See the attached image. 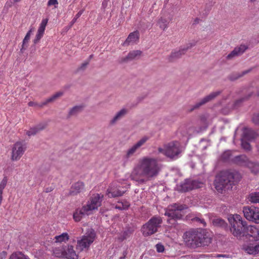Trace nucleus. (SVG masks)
Returning a JSON list of instances; mask_svg holds the SVG:
<instances>
[{
    "instance_id": "1",
    "label": "nucleus",
    "mask_w": 259,
    "mask_h": 259,
    "mask_svg": "<svg viewBox=\"0 0 259 259\" xmlns=\"http://www.w3.org/2000/svg\"><path fill=\"white\" fill-rule=\"evenodd\" d=\"M162 167V164L157 158L149 156L144 157L133 169L131 177L133 180L144 183L145 182L144 177L151 179L157 177Z\"/></svg>"
},
{
    "instance_id": "2",
    "label": "nucleus",
    "mask_w": 259,
    "mask_h": 259,
    "mask_svg": "<svg viewBox=\"0 0 259 259\" xmlns=\"http://www.w3.org/2000/svg\"><path fill=\"white\" fill-rule=\"evenodd\" d=\"M228 220L230 224L229 230L234 236L241 238L249 236L253 240H259V229L255 226H248L247 222L239 214H230Z\"/></svg>"
},
{
    "instance_id": "3",
    "label": "nucleus",
    "mask_w": 259,
    "mask_h": 259,
    "mask_svg": "<svg viewBox=\"0 0 259 259\" xmlns=\"http://www.w3.org/2000/svg\"><path fill=\"white\" fill-rule=\"evenodd\" d=\"M185 239L189 246L195 248L208 245L211 242L212 237L206 230L196 229L187 231Z\"/></svg>"
},
{
    "instance_id": "4",
    "label": "nucleus",
    "mask_w": 259,
    "mask_h": 259,
    "mask_svg": "<svg viewBox=\"0 0 259 259\" xmlns=\"http://www.w3.org/2000/svg\"><path fill=\"white\" fill-rule=\"evenodd\" d=\"M240 174L235 171H222L216 177L214 185L217 190L220 193L232 188L241 180Z\"/></svg>"
},
{
    "instance_id": "5",
    "label": "nucleus",
    "mask_w": 259,
    "mask_h": 259,
    "mask_svg": "<svg viewBox=\"0 0 259 259\" xmlns=\"http://www.w3.org/2000/svg\"><path fill=\"white\" fill-rule=\"evenodd\" d=\"M96 237V234L94 230L92 228L88 229L84 235L77 240L76 249L79 251L88 249L95 240Z\"/></svg>"
},
{
    "instance_id": "6",
    "label": "nucleus",
    "mask_w": 259,
    "mask_h": 259,
    "mask_svg": "<svg viewBox=\"0 0 259 259\" xmlns=\"http://www.w3.org/2000/svg\"><path fill=\"white\" fill-rule=\"evenodd\" d=\"M162 222V220L160 217L154 216L152 217L142 227L141 231L143 235L145 237H148L155 233L160 227Z\"/></svg>"
},
{
    "instance_id": "7",
    "label": "nucleus",
    "mask_w": 259,
    "mask_h": 259,
    "mask_svg": "<svg viewBox=\"0 0 259 259\" xmlns=\"http://www.w3.org/2000/svg\"><path fill=\"white\" fill-rule=\"evenodd\" d=\"M185 208L184 206L177 203L169 206L164 213V215L168 218L167 222L170 224H174L175 221L181 220L183 218L181 211Z\"/></svg>"
},
{
    "instance_id": "8",
    "label": "nucleus",
    "mask_w": 259,
    "mask_h": 259,
    "mask_svg": "<svg viewBox=\"0 0 259 259\" xmlns=\"http://www.w3.org/2000/svg\"><path fill=\"white\" fill-rule=\"evenodd\" d=\"M158 153L171 158L178 155L180 153V144L178 141H173L164 145L163 148L158 149Z\"/></svg>"
},
{
    "instance_id": "9",
    "label": "nucleus",
    "mask_w": 259,
    "mask_h": 259,
    "mask_svg": "<svg viewBox=\"0 0 259 259\" xmlns=\"http://www.w3.org/2000/svg\"><path fill=\"white\" fill-rule=\"evenodd\" d=\"M103 195L98 193L93 194L87 204L84 205L83 209L90 214L94 210L97 209L101 205Z\"/></svg>"
},
{
    "instance_id": "10",
    "label": "nucleus",
    "mask_w": 259,
    "mask_h": 259,
    "mask_svg": "<svg viewBox=\"0 0 259 259\" xmlns=\"http://www.w3.org/2000/svg\"><path fill=\"white\" fill-rule=\"evenodd\" d=\"M245 218L256 224L259 223V208L253 206H245L243 209Z\"/></svg>"
},
{
    "instance_id": "11",
    "label": "nucleus",
    "mask_w": 259,
    "mask_h": 259,
    "mask_svg": "<svg viewBox=\"0 0 259 259\" xmlns=\"http://www.w3.org/2000/svg\"><path fill=\"white\" fill-rule=\"evenodd\" d=\"M26 144L23 141H18L15 143L12 149L11 159L17 161L20 159L26 149Z\"/></svg>"
},
{
    "instance_id": "12",
    "label": "nucleus",
    "mask_w": 259,
    "mask_h": 259,
    "mask_svg": "<svg viewBox=\"0 0 259 259\" xmlns=\"http://www.w3.org/2000/svg\"><path fill=\"white\" fill-rule=\"evenodd\" d=\"M201 184V183L197 180L187 179L180 185H177V189L179 191L185 192L192 189L200 188Z\"/></svg>"
},
{
    "instance_id": "13",
    "label": "nucleus",
    "mask_w": 259,
    "mask_h": 259,
    "mask_svg": "<svg viewBox=\"0 0 259 259\" xmlns=\"http://www.w3.org/2000/svg\"><path fill=\"white\" fill-rule=\"evenodd\" d=\"M221 93L222 91H217L210 93L209 95L204 97V98L201 99L199 101L197 102L194 105H192L191 108L190 109L189 111H192L195 109L199 108L200 107L204 105L205 104L214 100Z\"/></svg>"
},
{
    "instance_id": "14",
    "label": "nucleus",
    "mask_w": 259,
    "mask_h": 259,
    "mask_svg": "<svg viewBox=\"0 0 259 259\" xmlns=\"http://www.w3.org/2000/svg\"><path fill=\"white\" fill-rule=\"evenodd\" d=\"M149 139V138L147 136L143 137L139 141H138L136 144L132 146L130 148L128 149L126 154V158H128L132 156L137 151L140 149V148L143 146Z\"/></svg>"
},
{
    "instance_id": "15",
    "label": "nucleus",
    "mask_w": 259,
    "mask_h": 259,
    "mask_svg": "<svg viewBox=\"0 0 259 259\" xmlns=\"http://www.w3.org/2000/svg\"><path fill=\"white\" fill-rule=\"evenodd\" d=\"M84 184L83 182L78 181L71 186L69 191V195L72 196L76 195L81 192H84Z\"/></svg>"
},
{
    "instance_id": "16",
    "label": "nucleus",
    "mask_w": 259,
    "mask_h": 259,
    "mask_svg": "<svg viewBox=\"0 0 259 259\" xmlns=\"http://www.w3.org/2000/svg\"><path fill=\"white\" fill-rule=\"evenodd\" d=\"M63 95V92H59L53 95L51 97L47 99L45 102L41 103L40 104H38L36 103L30 101L28 103V105L29 106H38L40 107H42L44 106L47 105L48 103L50 102H52L55 100L56 99L59 98V97L62 96Z\"/></svg>"
},
{
    "instance_id": "17",
    "label": "nucleus",
    "mask_w": 259,
    "mask_h": 259,
    "mask_svg": "<svg viewBox=\"0 0 259 259\" xmlns=\"http://www.w3.org/2000/svg\"><path fill=\"white\" fill-rule=\"evenodd\" d=\"M125 190H121L120 187L111 186L107 190V194L109 197H116L122 196Z\"/></svg>"
},
{
    "instance_id": "18",
    "label": "nucleus",
    "mask_w": 259,
    "mask_h": 259,
    "mask_svg": "<svg viewBox=\"0 0 259 259\" xmlns=\"http://www.w3.org/2000/svg\"><path fill=\"white\" fill-rule=\"evenodd\" d=\"M139 32L137 30L130 33L126 40L123 43V45L128 46L136 44L139 41Z\"/></svg>"
},
{
    "instance_id": "19",
    "label": "nucleus",
    "mask_w": 259,
    "mask_h": 259,
    "mask_svg": "<svg viewBox=\"0 0 259 259\" xmlns=\"http://www.w3.org/2000/svg\"><path fill=\"white\" fill-rule=\"evenodd\" d=\"M256 137V133L253 130L248 128H244L241 138L247 141L254 140Z\"/></svg>"
},
{
    "instance_id": "20",
    "label": "nucleus",
    "mask_w": 259,
    "mask_h": 259,
    "mask_svg": "<svg viewBox=\"0 0 259 259\" xmlns=\"http://www.w3.org/2000/svg\"><path fill=\"white\" fill-rule=\"evenodd\" d=\"M47 126L45 123H40L38 124L31 127L29 130L27 131L26 134L28 136H34L39 132L43 130Z\"/></svg>"
},
{
    "instance_id": "21",
    "label": "nucleus",
    "mask_w": 259,
    "mask_h": 259,
    "mask_svg": "<svg viewBox=\"0 0 259 259\" xmlns=\"http://www.w3.org/2000/svg\"><path fill=\"white\" fill-rule=\"evenodd\" d=\"M141 54L142 52L140 50H134L130 51L127 56L123 58L121 61L123 62L132 61L139 57Z\"/></svg>"
},
{
    "instance_id": "22",
    "label": "nucleus",
    "mask_w": 259,
    "mask_h": 259,
    "mask_svg": "<svg viewBox=\"0 0 259 259\" xmlns=\"http://www.w3.org/2000/svg\"><path fill=\"white\" fill-rule=\"evenodd\" d=\"M65 247L64 257L67 259H77L78 255L76 254L75 251L73 249L72 245H68L67 248Z\"/></svg>"
},
{
    "instance_id": "23",
    "label": "nucleus",
    "mask_w": 259,
    "mask_h": 259,
    "mask_svg": "<svg viewBox=\"0 0 259 259\" xmlns=\"http://www.w3.org/2000/svg\"><path fill=\"white\" fill-rule=\"evenodd\" d=\"M127 113V109L125 108H122L121 109L120 111L117 112L116 114L113 116V117L110 120V124H114L117 121L119 120L122 117H123Z\"/></svg>"
},
{
    "instance_id": "24",
    "label": "nucleus",
    "mask_w": 259,
    "mask_h": 259,
    "mask_svg": "<svg viewBox=\"0 0 259 259\" xmlns=\"http://www.w3.org/2000/svg\"><path fill=\"white\" fill-rule=\"evenodd\" d=\"M185 53V50L182 47L178 51L172 52L168 57V60L170 62L174 61L175 60L180 58Z\"/></svg>"
},
{
    "instance_id": "25",
    "label": "nucleus",
    "mask_w": 259,
    "mask_h": 259,
    "mask_svg": "<svg viewBox=\"0 0 259 259\" xmlns=\"http://www.w3.org/2000/svg\"><path fill=\"white\" fill-rule=\"evenodd\" d=\"M85 214L89 215V214L83 209V206H82L81 208L76 209L73 213V219L75 222H79Z\"/></svg>"
},
{
    "instance_id": "26",
    "label": "nucleus",
    "mask_w": 259,
    "mask_h": 259,
    "mask_svg": "<svg viewBox=\"0 0 259 259\" xmlns=\"http://www.w3.org/2000/svg\"><path fill=\"white\" fill-rule=\"evenodd\" d=\"M133 233V231L131 230L129 228L121 232L118 236L117 239L120 242H122L124 240L128 238Z\"/></svg>"
},
{
    "instance_id": "27",
    "label": "nucleus",
    "mask_w": 259,
    "mask_h": 259,
    "mask_svg": "<svg viewBox=\"0 0 259 259\" xmlns=\"http://www.w3.org/2000/svg\"><path fill=\"white\" fill-rule=\"evenodd\" d=\"M172 20V16H169L167 19L161 17L158 21L159 27L164 30L168 27V24L170 21Z\"/></svg>"
},
{
    "instance_id": "28",
    "label": "nucleus",
    "mask_w": 259,
    "mask_h": 259,
    "mask_svg": "<svg viewBox=\"0 0 259 259\" xmlns=\"http://www.w3.org/2000/svg\"><path fill=\"white\" fill-rule=\"evenodd\" d=\"M65 246L55 247L53 250V255L57 257H64Z\"/></svg>"
},
{
    "instance_id": "29",
    "label": "nucleus",
    "mask_w": 259,
    "mask_h": 259,
    "mask_svg": "<svg viewBox=\"0 0 259 259\" xmlns=\"http://www.w3.org/2000/svg\"><path fill=\"white\" fill-rule=\"evenodd\" d=\"M130 206V203L129 202L125 200H122L121 201H118L117 203L115 206V208L116 209L122 210L127 209Z\"/></svg>"
},
{
    "instance_id": "30",
    "label": "nucleus",
    "mask_w": 259,
    "mask_h": 259,
    "mask_svg": "<svg viewBox=\"0 0 259 259\" xmlns=\"http://www.w3.org/2000/svg\"><path fill=\"white\" fill-rule=\"evenodd\" d=\"M251 70V69H249L246 70H244L242 71L241 73L240 72H235L231 74L229 76V79L231 80H235L238 78L243 76V75L249 73Z\"/></svg>"
},
{
    "instance_id": "31",
    "label": "nucleus",
    "mask_w": 259,
    "mask_h": 259,
    "mask_svg": "<svg viewBox=\"0 0 259 259\" xmlns=\"http://www.w3.org/2000/svg\"><path fill=\"white\" fill-rule=\"evenodd\" d=\"M69 239V236L68 233L66 232L55 237V242L58 243L66 242Z\"/></svg>"
},
{
    "instance_id": "32",
    "label": "nucleus",
    "mask_w": 259,
    "mask_h": 259,
    "mask_svg": "<svg viewBox=\"0 0 259 259\" xmlns=\"http://www.w3.org/2000/svg\"><path fill=\"white\" fill-rule=\"evenodd\" d=\"M33 31V28H31L26 33L24 38L23 40L22 48L20 50L21 52L22 53L23 52V50H25L26 48L27 47V46L26 45V44H27L30 39V37L31 36V34Z\"/></svg>"
},
{
    "instance_id": "33",
    "label": "nucleus",
    "mask_w": 259,
    "mask_h": 259,
    "mask_svg": "<svg viewBox=\"0 0 259 259\" xmlns=\"http://www.w3.org/2000/svg\"><path fill=\"white\" fill-rule=\"evenodd\" d=\"M247 161V157L245 155L236 156L233 158V161L238 164H246Z\"/></svg>"
},
{
    "instance_id": "34",
    "label": "nucleus",
    "mask_w": 259,
    "mask_h": 259,
    "mask_svg": "<svg viewBox=\"0 0 259 259\" xmlns=\"http://www.w3.org/2000/svg\"><path fill=\"white\" fill-rule=\"evenodd\" d=\"M9 259H30L29 257L23 254L21 251L13 252L9 257Z\"/></svg>"
},
{
    "instance_id": "35",
    "label": "nucleus",
    "mask_w": 259,
    "mask_h": 259,
    "mask_svg": "<svg viewBox=\"0 0 259 259\" xmlns=\"http://www.w3.org/2000/svg\"><path fill=\"white\" fill-rule=\"evenodd\" d=\"M213 226L216 227H220L225 229L227 228V224L225 221L220 218L215 219L212 221Z\"/></svg>"
},
{
    "instance_id": "36",
    "label": "nucleus",
    "mask_w": 259,
    "mask_h": 259,
    "mask_svg": "<svg viewBox=\"0 0 259 259\" xmlns=\"http://www.w3.org/2000/svg\"><path fill=\"white\" fill-rule=\"evenodd\" d=\"M82 106H75L72 107L69 110L68 113V116L70 117L72 116H75L78 114L82 110Z\"/></svg>"
},
{
    "instance_id": "37",
    "label": "nucleus",
    "mask_w": 259,
    "mask_h": 259,
    "mask_svg": "<svg viewBox=\"0 0 259 259\" xmlns=\"http://www.w3.org/2000/svg\"><path fill=\"white\" fill-rule=\"evenodd\" d=\"M249 200L252 203H259V192L250 193L249 196Z\"/></svg>"
},
{
    "instance_id": "38",
    "label": "nucleus",
    "mask_w": 259,
    "mask_h": 259,
    "mask_svg": "<svg viewBox=\"0 0 259 259\" xmlns=\"http://www.w3.org/2000/svg\"><path fill=\"white\" fill-rule=\"evenodd\" d=\"M48 22V19L47 18L44 19L42 20V21L40 24V25L39 26V28L38 29V30H37V32H39V33H42V34L44 33V32H45V30L46 29V27L47 25Z\"/></svg>"
},
{
    "instance_id": "39",
    "label": "nucleus",
    "mask_w": 259,
    "mask_h": 259,
    "mask_svg": "<svg viewBox=\"0 0 259 259\" xmlns=\"http://www.w3.org/2000/svg\"><path fill=\"white\" fill-rule=\"evenodd\" d=\"M251 171L254 173L257 174L259 172V163L258 162H250L248 164Z\"/></svg>"
},
{
    "instance_id": "40",
    "label": "nucleus",
    "mask_w": 259,
    "mask_h": 259,
    "mask_svg": "<svg viewBox=\"0 0 259 259\" xmlns=\"http://www.w3.org/2000/svg\"><path fill=\"white\" fill-rule=\"evenodd\" d=\"M247 250L249 254H257L259 252V244L248 246Z\"/></svg>"
},
{
    "instance_id": "41",
    "label": "nucleus",
    "mask_w": 259,
    "mask_h": 259,
    "mask_svg": "<svg viewBox=\"0 0 259 259\" xmlns=\"http://www.w3.org/2000/svg\"><path fill=\"white\" fill-rule=\"evenodd\" d=\"M84 12V10L82 9L80 10L75 15V16L73 18L72 21L70 22L69 25V28H71L73 24L76 22L77 19H78L80 16Z\"/></svg>"
},
{
    "instance_id": "42",
    "label": "nucleus",
    "mask_w": 259,
    "mask_h": 259,
    "mask_svg": "<svg viewBox=\"0 0 259 259\" xmlns=\"http://www.w3.org/2000/svg\"><path fill=\"white\" fill-rule=\"evenodd\" d=\"M248 48V47L244 45H241L238 47H236L235 50L238 54V55L242 54Z\"/></svg>"
},
{
    "instance_id": "43",
    "label": "nucleus",
    "mask_w": 259,
    "mask_h": 259,
    "mask_svg": "<svg viewBox=\"0 0 259 259\" xmlns=\"http://www.w3.org/2000/svg\"><path fill=\"white\" fill-rule=\"evenodd\" d=\"M241 141L242 148L245 150H250L251 149L250 145L247 141H246L247 140L241 138Z\"/></svg>"
},
{
    "instance_id": "44",
    "label": "nucleus",
    "mask_w": 259,
    "mask_h": 259,
    "mask_svg": "<svg viewBox=\"0 0 259 259\" xmlns=\"http://www.w3.org/2000/svg\"><path fill=\"white\" fill-rule=\"evenodd\" d=\"M231 155V151L227 150L223 153V154L222 155V158L224 161H227L230 159Z\"/></svg>"
},
{
    "instance_id": "45",
    "label": "nucleus",
    "mask_w": 259,
    "mask_h": 259,
    "mask_svg": "<svg viewBox=\"0 0 259 259\" xmlns=\"http://www.w3.org/2000/svg\"><path fill=\"white\" fill-rule=\"evenodd\" d=\"M252 121L255 125L259 126V112L253 114Z\"/></svg>"
},
{
    "instance_id": "46",
    "label": "nucleus",
    "mask_w": 259,
    "mask_h": 259,
    "mask_svg": "<svg viewBox=\"0 0 259 259\" xmlns=\"http://www.w3.org/2000/svg\"><path fill=\"white\" fill-rule=\"evenodd\" d=\"M197 42L195 41V40H192V41L189 42L187 45V46L186 47H183V48L185 50V52H186V51L191 48L192 47L195 46Z\"/></svg>"
},
{
    "instance_id": "47",
    "label": "nucleus",
    "mask_w": 259,
    "mask_h": 259,
    "mask_svg": "<svg viewBox=\"0 0 259 259\" xmlns=\"http://www.w3.org/2000/svg\"><path fill=\"white\" fill-rule=\"evenodd\" d=\"M238 54L236 52V50H235V49L230 53L227 56V59H228V60H230V59H232L233 58L236 57V56H238Z\"/></svg>"
},
{
    "instance_id": "48",
    "label": "nucleus",
    "mask_w": 259,
    "mask_h": 259,
    "mask_svg": "<svg viewBox=\"0 0 259 259\" xmlns=\"http://www.w3.org/2000/svg\"><path fill=\"white\" fill-rule=\"evenodd\" d=\"M158 252H163L164 250V247L161 243H158L155 246Z\"/></svg>"
},
{
    "instance_id": "49",
    "label": "nucleus",
    "mask_w": 259,
    "mask_h": 259,
    "mask_svg": "<svg viewBox=\"0 0 259 259\" xmlns=\"http://www.w3.org/2000/svg\"><path fill=\"white\" fill-rule=\"evenodd\" d=\"M194 220L196 222L202 224L203 225V226H204V227L206 226V223L203 219L196 217L195 218H194Z\"/></svg>"
},
{
    "instance_id": "50",
    "label": "nucleus",
    "mask_w": 259,
    "mask_h": 259,
    "mask_svg": "<svg viewBox=\"0 0 259 259\" xmlns=\"http://www.w3.org/2000/svg\"><path fill=\"white\" fill-rule=\"evenodd\" d=\"M89 64V61H85L81 64L80 66L78 68V70H83L85 69L87 65Z\"/></svg>"
},
{
    "instance_id": "51",
    "label": "nucleus",
    "mask_w": 259,
    "mask_h": 259,
    "mask_svg": "<svg viewBox=\"0 0 259 259\" xmlns=\"http://www.w3.org/2000/svg\"><path fill=\"white\" fill-rule=\"evenodd\" d=\"M58 4V1L57 0H49L48 2V5L50 6L52 5H57ZM56 7V6H55Z\"/></svg>"
},
{
    "instance_id": "52",
    "label": "nucleus",
    "mask_w": 259,
    "mask_h": 259,
    "mask_svg": "<svg viewBox=\"0 0 259 259\" xmlns=\"http://www.w3.org/2000/svg\"><path fill=\"white\" fill-rule=\"evenodd\" d=\"M7 252L3 251L0 254V259H5L7 256Z\"/></svg>"
},
{
    "instance_id": "53",
    "label": "nucleus",
    "mask_w": 259,
    "mask_h": 259,
    "mask_svg": "<svg viewBox=\"0 0 259 259\" xmlns=\"http://www.w3.org/2000/svg\"><path fill=\"white\" fill-rule=\"evenodd\" d=\"M243 99H241L237 100L235 102V104H235V106H237L239 103H241L243 101Z\"/></svg>"
},
{
    "instance_id": "54",
    "label": "nucleus",
    "mask_w": 259,
    "mask_h": 259,
    "mask_svg": "<svg viewBox=\"0 0 259 259\" xmlns=\"http://www.w3.org/2000/svg\"><path fill=\"white\" fill-rule=\"evenodd\" d=\"M199 21H200V19H199V18H195V19H194V22H193V25H195V24H198V23H199Z\"/></svg>"
},
{
    "instance_id": "55",
    "label": "nucleus",
    "mask_w": 259,
    "mask_h": 259,
    "mask_svg": "<svg viewBox=\"0 0 259 259\" xmlns=\"http://www.w3.org/2000/svg\"><path fill=\"white\" fill-rule=\"evenodd\" d=\"M44 34L42 33H39V32H37V33L36 34V36L39 38L40 39L42 37Z\"/></svg>"
},
{
    "instance_id": "56",
    "label": "nucleus",
    "mask_w": 259,
    "mask_h": 259,
    "mask_svg": "<svg viewBox=\"0 0 259 259\" xmlns=\"http://www.w3.org/2000/svg\"><path fill=\"white\" fill-rule=\"evenodd\" d=\"M40 39L39 38H38V37H36V36H35V38H34V40H33V42H34V44H37V43L39 41V40Z\"/></svg>"
},
{
    "instance_id": "57",
    "label": "nucleus",
    "mask_w": 259,
    "mask_h": 259,
    "mask_svg": "<svg viewBox=\"0 0 259 259\" xmlns=\"http://www.w3.org/2000/svg\"><path fill=\"white\" fill-rule=\"evenodd\" d=\"M127 254V251L126 250H125L123 252L122 256L121 257H124V258H125Z\"/></svg>"
},
{
    "instance_id": "58",
    "label": "nucleus",
    "mask_w": 259,
    "mask_h": 259,
    "mask_svg": "<svg viewBox=\"0 0 259 259\" xmlns=\"http://www.w3.org/2000/svg\"><path fill=\"white\" fill-rule=\"evenodd\" d=\"M218 257H228L229 255L226 254H219L218 255Z\"/></svg>"
},
{
    "instance_id": "59",
    "label": "nucleus",
    "mask_w": 259,
    "mask_h": 259,
    "mask_svg": "<svg viewBox=\"0 0 259 259\" xmlns=\"http://www.w3.org/2000/svg\"><path fill=\"white\" fill-rule=\"evenodd\" d=\"M93 55H91L90 56H89V59L88 61H90V60L92 58Z\"/></svg>"
},
{
    "instance_id": "60",
    "label": "nucleus",
    "mask_w": 259,
    "mask_h": 259,
    "mask_svg": "<svg viewBox=\"0 0 259 259\" xmlns=\"http://www.w3.org/2000/svg\"><path fill=\"white\" fill-rule=\"evenodd\" d=\"M15 3H18L20 2L21 0H13Z\"/></svg>"
},
{
    "instance_id": "61",
    "label": "nucleus",
    "mask_w": 259,
    "mask_h": 259,
    "mask_svg": "<svg viewBox=\"0 0 259 259\" xmlns=\"http://www.w3.org/2000/svg\"><path fill=\"white\" fill-rule=\"evenodd\" d=\"M256 95L257 96H259V89L257 91Z\"/></svg>"
},
{
    "instance_id": "62",
    "label": "nucleus",
    "mask_w": 259,
    "mask_h": 259,
    "mask_svg": "<svg viewBox=\"0 0 259 259\" xmlns=\"http://www.w3.org/2000/svg\"><path fill=\"white\" fill-rule=\"evenodd\" d=\"M257 150L259 152V144L257 145Z\"/></svg>"
},
{
    "instance_id": "63",
    "label": "nucleus",
    "mask_w": 259,
    "mask_h": 259,
    "mask_svg": "<svg viewBox=\"0 0 259 259\" xmlns=\"http://www.w3.org/2000/svg\"><path fill=\"white\" fill-rule=\"evenodd\" d=\"M119 259H125V258L124 257H120Z\"/></svg>"
},
{
    "instance_id": "64",
    "label": "nucleus",
    "mask_w": 259,
    "mask_h": 259,
    "mask_svg": "<svg viewBox=\"0 0 259 259\" xmlns=\"http://www.w3.org/2000/svg\"><path fill=\"white\" fill-rule=\"evenodd\" d=\"M49 191V189H48V190L46 191L47 192H48Z\"/></svg>"
}]
</instances>
